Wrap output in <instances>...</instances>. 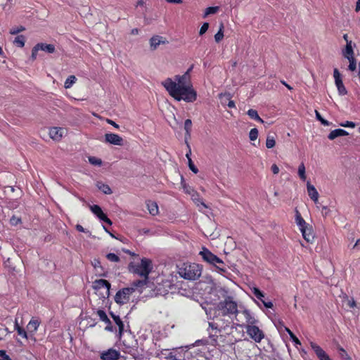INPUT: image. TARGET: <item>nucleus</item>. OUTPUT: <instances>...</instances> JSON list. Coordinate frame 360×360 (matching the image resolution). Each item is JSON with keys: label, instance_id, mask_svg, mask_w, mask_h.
Instances as JSON below:
<instances>
[{"label": "nucleus", "instance_id": "f257e3e1", "mask_svg": "<svg viewBox=\"0 0 360 360\" xmlns=\"http://www.w3.org/2000/svg\"><path fill=\"white\" fill-rule=\"evenodd\" d=\"M168 94L176 101H184L186 103H193L197 99V92L192 84L186 86L176 84L171 78L168 77L162 82Z\"/></svg>", "mask_w": 360, "mask_h": 360}, {"label": "nucleus", "instance_id": "f03ea898", "mask_svg": "<svg viewBox=\"0 0 360 360\" xmlns=\"http://www.w3.org/2000/svg\"><path fill=\"white\" fill-rule=\"evenodd\" d=\"M153 264L150 259L143 257L141 259L140 264H135L131 262L128 265L129 272L137 274L146 279L148 278L150 273L152 271Z\"/></svg>", "mask_w": 360, "mask_h": 360}, {"label": "nucleus", "instance_id": "7ed1b4c3", "mask_svg": "<svg viewBox=\"0 0 360 360\" xmlns=\"http://www.w3.org/2000/svg\"><path fill=\"white\" fill-rule=\"evenodd\" d=\"M217 307L224 317L229 316L230 318L232 315H235L236 317L239 314L237 303L231 296H227L223 301L219 302Z\"/></svg>", "mask_w": 360, "mask_h": 360}, {"label": "nucleus", "instance_id": "20e7f679", "mask_svg": "<svg viewBox=\"0 0 360 360\" xmlns=\"http://www.w3.org/2000/svg\"><path fill=\"white\" fill-rule=\"evenodd\" d=\"M233 325H236L233 323L231 317L229 319H226L224 316L216 317L214 321L209 323V326L212 328L213 330H216L215 335L217 333L224 332L226 334H229V332L227 331L228 329L232 330L233 328Z\"/></svg>", "mask_w": 360, "mask_h": 360}, {"label": "nucleus", "instance_id": "39448f33", "mask_svg": "<svg viewBox=\"0 0 360 360\" xmlns=\"http://www.w3.org/2000/svg\"><path fill=\"white\" fill-rule=\"evenodd\" d=\"M201 268L195 263L184 264V266L179 269V275L187 280H195L201 275Z\"/></svg>", "mask_w": 360, "mask_h": 360}, {"label": "nucleus", "instance_id": "423d86ee", "mask_svg": "<svg viewBox=\"0 0 360 360\" xmlns=\"http://www.w3.org/2000/svg\"><path fill=\"white\" fill-rule=\"evenodd\" d=\"M236 321L235 324L242 328H245L246 326H252L258 323V320L248 309L240 311L238 316H236Z\"/></svg>", "mask_w": 360, "mask_h": 360}, {"label": "nucleus", "instance_id": "0eeeda50", "mask_svg": "<svg viewBox=\"0 0 360 360\" xmlns=\"http://www.w3.org/2000/svg\"><path fill=\"white\" fill-rule=\"evenodd\" d=\"M134 291L135 288L133 287L123 288L119 290L115 295V302L120 305L127 303L130 300L131 295Z\"/></svg>", "mask_w": 360, "mask_h": 360}, {"label": "nucleus", "instance_id": "6e6552de", "mask_svg": "<svg viewBox=\"0 0 360 360\" xmlns=\"http://www.w3.org/2000/svg\"><path fill=\"white\" fill-rule=\"evenodd\" d=\"M245 329L247 334L255 342L259 343L264 338V332L259 329V328L257 326L256 324L252 326H246Z\"/></svg>", "mask_w": 360, "mask_h": 360}, {"label": "nucleus", "instance_id": "1a4fd4ad", "mask_svg": "<svg viewBox=\"0 0 360 360\" xmlns=\"http://www.w3.org/2000/svg\"><path fill=\"white\" fill-rule=\"evenodd\" d=\"M333 77L338 94L341 96L347 95V91L343 84L341 75L337 68H335L333 70Z\"/></svg>", "mask_w": 360, "mask_h": 360}, {"label": "nucleus", "instance_id": "9d476101", "mask_svg": "<svg viewBox=\"0 0 360 360\" xmlns=\"http://www.w3.org/2000/svg\"><path fill=\"white\" fill-rule=\"evenodd\" d=\"M193 65H191L187 71L182 75H175L174 82L179 86H186L188 84H191L190 72L192 70Z\"/></svg>", "mask_w": 360, "mask_h": 360}, {"label": "nucleus", "instance_id": "9b49d317", "mask_svg": "<svg viewBox=\"0 0 360 360\" xmlns=\"http://www.w3.org/2000/svg\"><path fill=\"white\" fill-rule=\"evenodd\" d=\"M106 143L122 146L124 145L123 139L118 134L114 133H106L104 136Z\"/></svg>", "mask_w": 360, "mask_h": 360}, {"label": "nucleus", "instance_id": "f8f14e48", "mask_svg": "<svg viewBox=\"0 0 360 360\" xmlns=\"http://www.w3.org/2000/svg\"><path fill=\"white\" fill-rule=\"evenodd\" d=\"M100 357L102 360H118L120 357V353L115 349L110 348L102 352Z\"/></svg>", "mask_w": 360, "mask_h": 360}, {"label": "nucleus", "instance_id": "ddd939ff", "mask_svg": "<svg viewBox=\"0 0 360 360\" xmlns=\"http://www.w3.org/2000/svg\"><path fill=\"white\" fill-rule=\"evenodd\" d=\"M200 255L202 257L203 261L206 262L210 265H213L217 259V256L213 254L209 249L205 247L202 248L200 252Z\"/></svg>", "mask_w": 360, "mask_h": 360}, {"label": "nucleus", "instance_id": "4468645a", "mask_svg": "<svg viewBox=\"0 0 360 360\" xmlns=\"http://www.w3.org/2000/svg\"><path fill=\"white\" fill-rule=\"evenodd\" d=\"M110 283L105 279H98L93 283V288L95 290H100L102 288L105 289V294L104 297L106 296L107 297L110 295Z\"/></svg>", "mask_w": 360, "mask_h": 360}, {"label": "nucleus", "instance_id": "2eb2a0df", "mask_svg": "<svg viewBox=\"0 0 360 360\" xmlns=\"http://www.w3.org/2000/svg\"><path fill=\"white\" fill-rule=\"evenodd\" d=\"M253 295L260 300L266 308L271 309L274 307V304L271 301H265L264 300V294L257 287H254L251 289Z\"/></svg>", "mask_w": 360, "mask_h": 360}, {"label": "nucleus", "instance_id": "dca6fc26", "mask_svg": "<svg viewBox=\"0 0 360 360\" xmlns=\"http://www.w3.org/2000/svg\"><path fill=\"white\" fill-rule=\"evenodd\" d=\"M310 346L319 360H331L326 352L316 343L310 342Z\"/></svg>", "mask_w": 360, "mask_h": 360}, {"label": "nucleus", "instance_id": "f3484780", "mask_svg": "<svg viewBox=\"0 0 360 360\" xmlns=\"http://www.w3.org/2000/svg\"><path fill=\"white\" fill-rule=\"evenodd\" d=\"M66 129L62 127H51L49 129L50 137L55 141H59L66 134Z\"/></svg>", "mask_w": 360, "mask_h": 360}, {"label": "nucleus", "instance_id": "a211bd4d", "mask_svg": "<svg viewBox=\"0 0 360 360\" xmlns=\"http://www.w3.org/2000/svg\"><path fill=\"white\" fill-rule=\"evenodd\" d=\"M302 236L304 239L307 243H312L314 240V234L313 231L312 226L311 225H309L304 229H301L300 230Z\"/></svg>", "mask_w": 360, "mask_h": 360}, {"label": "nucleus", "instance_id": "6ab92c4d", "mask_svg": "<svg viewBox=\"0 0 360 360\" xmlns=\"http://www.w3.org/2000/svg\"><path fill=\"white\" fill-rule=\"evenodd\" d=\"M307 193H308L309 196L310 197V198L315 203H316L318 202L319 196L316 188L314 187V186L311 184V183L309 181H307Z\"/></svg>", "mask_w": 360, "mask_h": 360}, {"label": "nucleus", "instance_id": "aec40b11", "mask_svg": "<svg viewBox=\"0 0 360 360\" xmlns=\"http://www.w3.org/2000/svg\"><path fill=\"white\" fill-rule=\"evenodd\" d=\"M167 41L164 39L162 37L155 35L150 39V49L154 51L158 46L161 44H166Z\"/></svg>", "mask_w": 360, "mask_h": 360}, {"label": "nucleus", "instance_id": "412c9836", "mask_svg": "<svg viewBox=\"0 0 360 360\" xmlns=\"http://www.w3.org/2000/svg\"><path fill=\"white\" fill-rule=\"evenodd\" d=\"M220 274H224L227 272V266L225 262L219 257H217L215 262L212 265Z\"/></svg>", "mask_w": 360, "mask_h": 360}, {"label": "nucleus", "instance_id": "4be33fe9", "mask_svg": "<svg viewBox=\"0 0 360 360\" xmlns=\"http://www.w3.org/2000/svg\"><path fill=\"white\" fill-rule=\"evenodd\" d=\"M342 56L347 59L354 57V52L352 41L347 42V44H346L345 47L342 49Z\"/></svg>", "mask_w": 360, "mask_h": 360}, {"label": "nucleus", "instance_id": "5701e85b", "mask_svg": "<svg viewBox=\"0 0 360 360\" xmlns=\"http://www.w3.org/2000/svg\"><path fill=\"white\" fill-rule=\"evenodd\" d=\"M40 324V321L38 318L32 317L31 320L29 321L27 328L30 333H34Z\"/></svg>", "mask_w": 360, "mask_h": 360}, {"label": "nucleus", "instance_id": "b1692460", "mask_svg": "<svg viewBox=\"0 0 360 360\" xmlns=\"http://www.w3.org/2000/svg\"><path fill=\"white\" fill-rule=\"evenodd\" d=\"M348 134H349V133L347 131H345V129H336L332 130L329 133L328 138L330 140H334L335 139H336L339 136H347Z\"/></svg>", "mask_w": 360, "mask_h": 360}, {"label": "nucleus", "instance_id": "393cba45", "mask_svg": "<svg viewBox=\"0 0 360 360\" xmlns=\"http://www.w3.org/2000/svg\"><path fill=\"white\" fill-rule=\"evenodd\" d=\"M192 127V121L190 119H187L184 122V130L185 133V143L188 146V139L191 138V131Z\"/></svg>", "mask_w": 360, "mask_h": 360}, {"label": "nucleus", "instance_id": "a878e982", "mask_svg": "<svg viewBox=\"0 0 360 360\" xmlns=\"http://www.w3.org/2000/svg\"><path fill=\"white\" fill-rule=\"evenodd\" d=\"M110 316L113 321H115V323L117 325L119 328V335L120 337H121L124 329V323L118 315H115L113 313H110Z\"/></svg>", "mask_w": 360, "mask_h": 360}, {"label": "nucleus", "instance_id": "bb28decb", "mask_svg": "<svg viewBox=\"0 0 360 360\" xmlns=\"http://www.w3.org/2000/svg\"><path fill=\"white\" fill-rule=\"evenodd\" d=\"M295 222L297 225L299 226L300 230L309 225L302 218L301 214L297 210H295Z\"/></svg>", "mask_w": 360, "mask_h": 360}, {"label": "nucleus", "instance_id": "cd10ccee", "mask_svg": "<svg viewBox=\"0 0 360 360\" xmlns=\"http://www.w3.org/2000/svg\"><path fill=\"white\" fill-rule=\"evenodd\" d=\"M167 360H186L181 352H171L166 356Z\"/></svg>", "mask_w": 360, "mask_h": 360}, {"label": "nucleus", "instance_id": "c85d7f7f", "mask_svg": "<svg viewBox=\"0 0 360 360\" xmlns=\"http://www.w3.org/2000/svg\"><path fill=\"white\" fill-rule=\"evenodd\" d=\"M146 205H147V207L149 211V213L151 215L155 216L158 214V212H159L158 206L155 202L149 200L147 202Z\"/></svg>", "mask_w": 360, "mask_h": 360}, {"label": "nucleus", "instance_id": "c756f323", "mask_svg": "<svg viewBox=\"0 0 360 360\" xmlns=\"http://www.w3.org/2000/svg\"><path fill=\"white\" fill-rule=\"evenodd\" d=\"M37 47H39V50L44 51L49 53H52L55 51V46L53 44L39 43L37 44Z\"/></svg>", "mask_w": 360, "mask_h": 360}, {"label": "nucleus", "instance_id": "7c9ffc66", "mask_svg": "<svg viewBox=\"0 0 360 360\" xmlns=\"http://www.w3.org/2000/svg\"><path fill=\"white\" fill-rule=\"evenodd\" d=\"M98 188L105 194H111L112 193L110 187L101 181H98L96 184Z\"/></svg>", "mask_w": 360, "mask_h": 360}, {"label": "nucleus", "instance_id": "2f4dec72", "mask_svg": "<svg viewBox=\"0 0 360 360\" xmlns=\"http://www.w3.org/2000/svg\"><path fill=\"white\" fill-rule=\"evenodd\" d=\"M91 211L96 215V217L101 219V217H103L105 214L103 213L102 211L101 207L97 205H94L90 207Z\"/></svg>", "mask_w": 360, "mask_h": 360}, {"label": "nucleus", "instance_id": "473e14b6", "mask_svg": "<svg viewBox=\"0 0 360 360\" xmlns=\"http://www.w3.org/2000/svg\"><path fill=\"white\" fill-rule=\"evenodd\" d=\"M285 330L290 335V339L294 343L295 347H297L298 345H301L300 340L295 336V335L288 328L285 327Z\"/></svg>", "mask_w": 360, "mask_h": 360}, {"label": "nucleus", "instance_id": "72a5a7b5", "mask_svg": "<svg viewBox=\"0 0 360 360\" xmlns=\"http://www.w3.org/2000/svg\"><path fill=\"white\" fill-rule=\"evenodd\" d=\"M248 115L250 116V117L254 120H256L257 122H259L261 123L264 122V120L259 116L257 111L253 109H250L248 111Z\"/></svg>", "mask_w": 360, "mask_h": 360}, {"label": "nucleus", "instance_id": "f704fd0d", "mask_svg": "<svg viewBox=\"0 0 360 360\" xmlns=\"http://www.w3.org/2000/svg\"><path fill=\"white\" fill-rule=\"evenodd\" d=\"M305 166L304 162H301V164L298 167V176L301 180L305 181L307 179V176L305 174Z\"/></svg>", "mask_w": 360, "mask_h": 360}, {"label": "nucleus", "instance_id": "c9c22d12", "mask_svg": "<svg viewBox=\"0 0 360 360\" xmlns=\"http://www.w3.org/2000/svg\"><path fill=\"white\" fill-rule=\"evenodd\" d=\"M224 38V25L221 23L219 31L214 35V39L217 43L220 42Z\"/></svg>", "mask_w": 360, "mask_h": 360}, {"label": "nucleus", "instance_id": "e433bc0d", "mask_svg": "<svg viewBox=\"0 0 360 360\" xmlns=\"http://www.w3.org/2000/svg\"><path fill=\"white\" fill-rule=\"evenodd\" d=\"M97 315L99 316L100 319L105 322V323L107 324H110V320L108 319L106 313L105 312V311L102 310V309H98L97 311Z\"/></svg>", "mask_w": 360, "mask_h": 360}, {"label": "nucleus", "instance_id": "4c0bfd02", "mask_svg": "<svg viewBox=\"0 0 360 360\" xmlns=\"http://www.w3.org/2000/svg\"><path fill=\"white\" fill-rule=\"evenodd\" d=\"M276 145V140L274 135L269 134L266 140V147L267 148H272Z\"/></svg>", "mask_w": 360, "mask_h": 360}, {"label": "nucleus", "instance_id": "58836bf2", "mask_svg": "<svg viewBox=\"0 0 360 360\" xmlns=\"http://www.w3.org/2000/svg\"><path fill=\"white\" fill-rule=\"evenodd\" d=\"M13 43L18 47L22 48L25 46V37L23 35H18Z\"/></svg>", "mask_w": 360, "mask_h": 360}, {"label": "nucleus", "instance_id": "ea45409f", "mask_svg": "<svg viewBox=\"0 0 360 360\" xmlns=\"http://www.w3.org/2000/svg\"><path fill=\"white\" fill-rule=\"evenodd\" d=\"M76 81H77V78L75 77V76H74V75L69 76L65 82V84H64L65 88V89L70 88L75 83Z\"/></svg>", "mask_w": 360, "mask_h": 360}, {"label": "nucleus", "instance_id": "a19ab883", "mask_svg": "<svg viewBox=\"0 0 360 360\" xmlns=\"http://www.w3.org/2000/svg\"><path fill=\"white\" fill-rule=\"evenodd\" d=\"M219 10L218 6H210L207 8L205 11V13L203 15V18H206L207 15L210 14H214L216 13Z\"/></svg>", "mask_w": 360, "mask_h": 360}, {"label": "nucleus", "instance_id": "79ce46f5", "mask_svg": "<svg viewBox=\"0 0 360 360\" xmlns=\"http://www.w3.org/2000/svg\"><path fill=\"white\" fill-rule=\"evenodd\" d=\"M349 62L348 70L349 71H354L356 69V60L354 57L347 59Z\"/></svg>", "mask_w": 360, "mask_h": 360}, {"label": "nucleus", "instance_id": "37998d69", "mask_svg": "<svg viewBox=\"0 0 360 360\" xmlns=\"http://www.w3.org/2000/svg\"><path fill=\"white\" fill-rule=\"evenodd\" d=\"M315 114H316V118L319 121H320V122H321V123L323 125H324V126H329V125L330 124V123L328 120H326L323 119V118L321 117V114L319 113V112L318 110H315Z\"/></svg>", "mask_w": 360, "mask_h": 360}, {"label": "nucleus", "instance_id": "c03bdc74", "mask_svg": "<svg viewBox=\"0 0 360 360\" xmlns=\"http://www.w3.org/2000/svg\"><path fill=\"white\" fill-rule=\"evenodd\" d=\"M106 258L108 260H109L110 262H119L120 260V257L115 253L107 254Z\"/></svg>", "mask_w": 360, "mask_h": 360}, {"label": "nucleus", "instance_id": "a18cd8bd", "mask_svg": "<svg viewBox=\"0 0 360 360\" xmlns=\"http://www.w3.org/2000/svg\"><path fill=\"white\" fill-rule=\"evenodd\" d=\"M89 162L94 165L101 166L102 165V160L101 159L93 156L89 158Z\"/></svg>", "mask_w": 360, "mask_h": 360}, {"label": "nucleus", "instance_id": "49530a36", "mask_svg": "<svg viewBox=\"0 0 360 360\" xmlns=\"http://www.w3.org/2000/svg\"><path fill=\"white\" fill-rule=\"evenodd\" d=\"M258 137V130L256 128H253L250 130L249 134V138L251 141H255Z\"/></svg>", "mask_w": 360, "mask_h": 360}, {"label": "nucleus", "instance_id": "de8ad7c7", "mask_svg": "<svg viewBox=\"0 0 360 360\" xmlns=\"http://www.w3.org/2000/svg\"><path fill=\"white\" fill-rule=\"evenodd\" d=\"M25 30V28L23 26L15 27H13L12 29H11L10 33L11 34H17L24 31Z\"/></svg>", "mask_w": 360, "mask_h": 360}, {"label": "nucleus", "instance_id": "09e8293b", "mask_svg": "<svg viewBox=\"0 0 360 360\" xmlns=\"http://www.w3.org/2000/svg\"><path fill=\"white\" fill-rule=\"evenodd\" d=\"M134 350H135V349H134L132 347H130V346H129V345H127L125 344V342H123L122 351H123L124 353H127V354H131Z\"/></svg>", "mask_w": 360, "mask_h": 360}, {"label": "nucleus", "instance_id": "8fccbe9b", "mask_svg": "<svg viewBox=\"0 0 360 360\" xmlns=\"http://www.w3.org/2000/svg\"><path fill=\"white\" fill-rule=\"evenodd\" d=\"M340 126L343 127L354 128L356 127V124L352 121H346V122L340 123Z\"/></svg>", "mask_w": 360, "mask_h": 360}, {"label": "nucleus", "instance_id": "3c124183", "mask_svg": "<svg viewBox=\"0 0 360 360\" xmlns=\"http://www.w3.org/2000/svg\"><path fill=\"white\" fill-rule=\"evenodd\" d=\"M208 28H209V23L204 22L200 29L199 34L200 36L203 35L207 31Z\"/></svg>", "mask_w": 360, "mask_h": 360}, {"label": "nucleus", "instance_id": "603ef678", "mask_svg": "<svg viewBox=\"0 0 360 360\" xmlns=\"http://www.w3.org/2000/svg\"><path fill=\"white\" fill-rule=\"evenodd\" d=\"M148 279L144 278V280H137V281H134L133 283V285L134 286V288H135L136 287H142V286H143L144 285L146 284V281Z\"/></svg>", "mask_w": 360, "mask_h": 360}, {"label": "nucleus", "instance_id": "864d4df0", "mask_svg": "<svg viewBox=\"0 0 360 360\" xmlns=\"http://www.w3.org/2000/svg\"><path fill=\"white\" fill-rule=\"evenodd\" d=\"M188 167L189 169L195 174H197L198 172V169L195 167V165L193 164L191 158H189L188 161Z\"/></svg>", "mask_w": 360, "mask_h": 360}, {"label": "nucleus", "instance_id": "5fc2aeb1", "mask_svg": "<svg viewBox=\"0 0 360 360\" xmlns=\"http://www.w3.org/2000/svg\"><path fill=\"white\" fill-rule=\"evenodd\" d=\"M17 333L19 335L22 336L23 338L27 339V333L23 328H17Z\"/></svg>", "mask_w": 360, "mask_h": 360}, {"label": "nucleus", "instance_id": "6e6d98bb", "mask_svg": "<svg viewBox=\"0 0 360 360\" xmlns=\"http://www.w3.org/2000/svg\"><path fill=\"white\" fill-rule=\"evenodd\" d=\"M0 358L2 360H11V357L6 354L5 350H0Z\"/></svg>", "mask_w": 360, "mask_h": 360}, {"label": "nucleus", "instance_id": "4d7b16f0", "mask_svg": "<svg viewBox=\"0 0 360 360\" xmlns=\"http://www.w3.org/2000/svg\"><path fill=\"white\" fill-rule=\"evenodd\" d=\"M39 47H37V45H35V46L33 47V49H32V58L33 59H35V58H36L37 55V52H38V51H39Z\"/></svg>", "mask_w": 360, "mask_h": 360}, {"label": "nucleus", "instance_id": "13d9d810", "mask_svg": "<svg viewBox=\"0 0 360 360\" xmlns=\"http://www.w3.org/2000/svg\"><path fill=\"white\" fill-rule=\"evenodd\" d=\"M339 350L345 354V356H343V360H352L344 348L340 347Z\"/></svg>", "mask_w": 360, "mask_h": 360}, {"label": "nucleus", "instance_id": "bf43d9fd", "mask_svg": "<svg viewBox=\"0 0 360 360\" xmlns=\"http://www.w3.org/2000/svg\"><path fill=\"white\" fill-rule=\"evenodd\" d=\"M101 221H104L105 223L108 224V225H112V221L107 217L106 214H105L103 217L101 218Z\"/></svg>", "mask_w": 360, "mask_h": 360}, {"label": "nucleus", "instance_id": "052dcab7", "mask_svg": "<svg viewBox=\"0 0 360 360\" xmlns=\"http://www.w3.org/2000/svg\"><path fill=\"white\" fill-rule=\"evenodd\" d=\"M271 171L274 174H277L279 172V168L276 164H273L271 166Z\"/></svg>", "mask_w": 360, "mask_h": 360}, {"label": "nucleus", "instance_id": "680f3d73", "mask_svg": "<svg viewBox=\"0 0 360 360\" xmlns=\"http://www.w3.org/2000/svg\"><path fill=\"white\" fill-rule=\"evenodd\" d=\"M124 252L131 255V257H138L139 255L133 252H131V250H127V249H123L122 250Z\"/></svg>", "mask_w": 360, "mask_h": 360}, {"label": "nucleus", "instance_id": "e2e57ef3", "mask_svg": "<svg viewBox=\"0 0 360 360\" xmlns=\"http://www.w3.org/2000/svg\"><path fill=\"white\" fill-rule=\"evenodd\" d=\"M107 122H108V124H111L112 126H113V127H114L115 128H116V129H119V127H119V125H118L117 123H115V122L113 120H109V119H108V120H107Z\"/></svg>", "mask_w": 360, "mask_h": 360}, {"label": "nucleus", "instance_id": "0e129e2a", "mask_svg": "<svg viewBox=\"0 0 360 360\" xmlns=\"http://www.w3.org/2000/svg\"><path fill=\"white\" fill-rule=\"evenodd\" d=\"M19 221H20V219L18 218L13 217L11 219V224L13 225H16Z\"/></svg>", "mask_w": 360, "mask_h": 360}, {"label": "nucleus", "instance_id": "69168bd1", "mask_svg": "<svg viewBox=\"0 0 360 360\" xmlns=\"http://www.w3.org/2000/svg\"><path fill=\"white\" fill-rule=\"evenodd\" d=\"M186 146L188 148V151L186 154V156L188 158V160L189 161V158H191V146H190L189 143H188V146Z\"/></svg>", "mask_w": 360, "mask_h": 360}, {"label": "nucleus", "instance_id": "338daca9", "mask_svg": "<svg viewBox=\"0 0 360 360\" xmlns=\"http://www.w3.org/2000/svg\"><path fill=\"white\" fill-rule=\"evenodd\" d=\"M167 3L180 4L183 0H165Z\"/></svg>", "mask_w": 360, "mask_h": 360}, {"label": "nucleus", "instance_id": "774afa93", "mask_svg": "<svg viewBox=\"0 0 360 360\" xmlns=\"http://www.w3.org/2000/svg\"><path fill=\"white\" fill-rule=\"evenodd\" d=\"M356 12H359L360 11V0H357L355 8Z\"/></svg>", "mask_w": 360, "mask_h": 360}]
</instances>
